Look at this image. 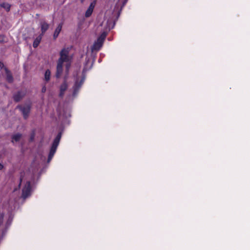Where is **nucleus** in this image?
<instances>
[{"label": "nucleus", "mask_w": 250, "mask_h": 250, "mask_svg": "<svg viewBox=\"0 0 250 250\" xmlns=\"http://www.w3.org/2000/svg\"><path fill=\"white\" fill-rule=\"evenodd\" d=\"M69 52V48H63L60 52V58L58 60L57 66V71L56 74V77L59 78L61 77L62 72V64L63 62H67L66 69L68 71L69 67L70 65L69 62V57L68 54Z\"/></svg>", "instance_id": "1"}, {"label": "nucleus", "mask_w": 250, "mask_h": 250, "mask_svg": "<svg viewBox=\"0 0 250 250\" xmlns=\"http://www.w3.org/2000/svg\"><path fill=\"white\" fill-rule=\"evenodd\" d=\"M62 136V133L61 132L59 133L58 134L56 137L55 139H54L53 143L52 144V145L51 146V147L50 150L49 154L48 155V160L47 162L49 163L51 159H52L54 155L55 154L57 147L59 144V142L60 141V139L61 138Z\"/></svg>", "instance_id": "2"}, {"label": "nucleus", "mask_w": 250, "mask_h": 250, "mask_svg": "<svg viewBox=\"0 0 250 250\" xmlns=\"http://www.w3.org/2000/svg\"><path fill=\"white\" fill-rule=\"evenodd\" d=\"M106 33L103 32L101 36L97 39V41H95L91 47L92 51H98L102 47L103 42L106 38Z\"/></svg>", "instance_id": "3"}, {"label": "nucleus", "mask_w": 250, "mask_h": 250, "mask_svg": "<svg viewBox=\"0 0 250 250\" xmlns=\"http://www.w3.org/2000/svg\"><path fill=\"white\" fill-rule=\"evenodd\" d=\"M84 80L85 78L83 77L81 79L80 81H79V79H76L75 80V83L73 86V94L72 96L73 98L75 97L77 95L79 89L83 84Z\"/></svg>", "instance_id": "4"}, {"label": "nucleus", "mask_w": 250, "mask_h": 250, "mask_svg": "<svg viewBox=\"0 0 250 250\" xmlns=\"http://www.w3.org/2000/svg\"><path fill=\"white\" fill-rule=\"evenodd\" d=\"M31 193V187L30 182L27 181L22 189L21 197L24 199L30 196Z\"/></svg>", "instance_id": "5"}, {"label": "nucleus", "mask_w": 250, "mask_h": 250, "mask_svg": "<svg viewBox=\"0 0 250 250\" xmlns=\"http://www.w3.org/2000/svg\"><path fill=\"white\" fill-rule=\"evenodd\" d=\"M68 78L67 76H65L64 78L63 83L61 84L60 86V92L59 97H62L67 90L68 88Z\"/></svg>", "instance_id": "6"}, {"label": "nucleus", "mask_w": 250, "mask_h": 250, "mask_svg": "<svg viewBox=\"0 0 250 250\" xmlns=\"http://www.w3.org/2000/svg\"><path fill=\"white\" fill-rule=\"evenodd\" d=\"M19 108L23 114L24 118H27L30 110V107L29 105H25L23 106H18Z\"/></svg>", "instance_id": "7"}, {"label": "nucleus", "mask_w": 250, "mask_h": 250, "mask_svg": "<svg viewBox=\"0 0 250 250\" xmlns=\"http://www.w3.org/2000/svg\"><path fill=\"white\" fill-rule=\"evenodd\" d=\"M40 26L42 31V36L45 33V32L48 30L49 27V25L45 21H41L40 22Z\"/></svg>", "instance_id": "8"}, {"label": "nucleus", "mask_w": 250, "mask_h": 250, "mask_svg": "<svg viewBox=\"0 0 250 250\" xmlns=\"http://www.w3.org/2000/svg\"><path fill=\"white\" fill-rule=\"evenodd\" d=\"M95 6V1H93L90 3L88 8L87 9L86 11L85 12V17L88 18L91 15V14L93 11V9H94Z\"/></svg>", "instance_id": "9"}, {"label": "nucleus", "mask_w": 250, "mask_h": 250, "mask_svg": "<svg viewBox=\"0 0 250 250\" xmlns=\"http://www.w3.org/2000/svg\"><path fill=\"white\" fill-rule=\"evenodd\" d=\"M116 1V7L117 9L120 8L121 10L125 4L127 0H114Z\"/></svg>", "instance_id": "10"}, {"label": "nucleus", "mask_w": 250, "mask_h": 250, "mask_svg": "<svg viewBox=\"0 0 250 250\" xmlns=\"http://www.w3.org/2000/svg\"><path fill=\"white\" fill-rule=\"evenodd\" d=\"M25 95V93L23 91H20L14 95V99L15 101H19Z\"/></svg>", "instance_id": "11"}, {"label": "nucleus", "mask_w": 250, "mask_h": 250, "mask_svg": "<svg viewBox=\"0 0 250 250\" xmlns=\"http://www.w3.org/2000/svg\"><path fill=\"white\" fill-rule=\"evenodd\" d=\"M62 23H60L58 25V26H57V27L56 28L54 33V35H53V37L54 39H56L58 37V36L62 30Z\"/></svg>", "instance_id": "12"}, {"label": "nucleus", "mask_w": 250, "mask_h": 250, "mask_svg": "<svg viewBox=\"0 0 250 250\" xmlns=\"http://www.w3.org/2000/svg\"><path fill=\"white\" fill-rule=\"evenodd\" d=\"M5 71L6 75V80L9 83H12L13 79L11 72L7 68H5Z\"/></svg>", "instance_id": "13"}, {"label": "nucleus", "mask_w": 250, "mask_h": 250, "mask_svg": "<svg viewBox=\"0 0 250 250\" xmlns=\"http://www.w3.org/2000/svg\"><path fill=\"white\" fill-rule=\"evenodd\" d=\"M42 35H40L35 39L33 44V46L34 48H36L39 45L42 39Z\"/></svg>", "instance_id": "14"}, {"label": "nucleus", "mask_w": 250, "mask_h": 250, "mask_svg": "<svg viewBox=\"0 0 250 250\" xmlns=\"http://www.w3.org/2000/svg\"><path fill=\"white\" fill-rule=\"evenodd\" d=\"M21 137V134L20 133H17L16 134L14 135L12 138V142L13 143L19 142L20 140Z\"/></svg>", "instance_id": "15"}, {"label": "nucleus", "mask_w": 250, "mask_h": 250, "mask_svg": "<svg viewBox=\"0 0 250 250\" xmlns=\"http://www.w3.org/2000/svg\"><path fill=\"white\" fill-rule=\"evenodd\" d=\"M0 7L3 8L6 11H9L11 8V5L6 2H3L0 3Z\"/></svg>", "instance_id": "16"}, {"label": "nucleus", "mask_w": 250, "mask_h": 250, "mask_svg": "<svg viewBox=\"0 0 250 250\" xmlns=\"http://www.w3.org/2000/svg\"><path fill=\"white\" fill-rule=\"evenodd\" d=\"M51 72L49 69H47L45 72L44 74V80L46 82H48L50 79Z\"/></svg>", "instance_id": "17"}, {"label": "nucleus", "mask_w": 250, "mask_h": 250, "mask_svg": "<svg viewBox=\"0 0 250 250\" xmlns=\"http://www.w3.org/2000/svg\"><path fill=\"white\" fill-rule=\"evenodd\" d=\"M115 22H112L110 21H108L107 22V28L110 30L112 28H113L115 25Z\"/></svg>", "instance_id": "18"}, {"label": "nucleus", "mask_w": 250, "mask_h": 250, "mask_svg": "<svg viewBox=\"0 0 250 250\" xmlns=\"http://www.w3.org/2000/svg\"><path fill=\"white\" fill-rule=\"evenodd\" d=\"M63 116L65 117H67L70 116V112L69 111L68 112V113H66L63 115Z\"/></svg>", "instance_id": "19"}, {"label": "nucleus", "mask_w": 250, "mask_h": 250, "mask_svg": "<svg viewBox=\"0 0 250 250\" xmlns=\"http://www.w3.org/2000/svg\"><path fill=\"white\" fill-rule=\"evenodd\" d=\"M46 87L45 86H43L42 89V93H44L46 91Z\"/></svg>", "instance_id": "20"}, {"label": "nucleus", "mask_w": 250, "mask_h": 250, "mask_svg": "<svg viewBox=\"0 0 250 250\" xmlns=\"http://www.w3.org/2000/svg\"><path fill=\"white\" fill-rule=\"evenodd\" d=\"M4 66L3 63L0 62V69Z\"/></svg>", "instance_id": "21"}, {"label": "nucleus", "mask_w": 250, "mask_h": 250, "mask_svg": "<svg viewBox=\"0 0 250 250\" xmlns=\"http://www.w3.org/2000/svg\"><path fill=\"white\" fill-rule=\"evenodd\" d=\"M3 165L0 163V170L2 169L3 168Z\"/></svg>", "instance_id": "22"}, {"label": "nucleus", "mask_w": 250, "mask_h": 250, "mask_svg": "<svg viewBox=\"0 0 250 250\" xmlns=\"http://www.w3.org/2000/svg\"><path fill=\"white\" fill-rule=\"evenodd\" d=\"M22 181V179L21 178V179H20V183L19 185H20L21 184V183Z\"/></svg>", "instance_id": "23"}, {"label": "nucleus", "mask_w": 250, "mask_h": 250, "mask_svg": "<svg viewBox=\"0 0 250 250\" xmlns=\"http://www.w3.org/2000/svg\"><path fill=\"white\" fill-rule=\"evenodd\" d=\"M84 0H81V2H83L84 1Z\"/></svg>", "instance_id": "24"}]
</instances>
